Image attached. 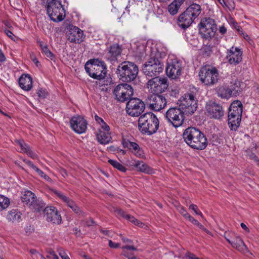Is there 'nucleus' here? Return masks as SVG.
Wrapping results in <instances>:
<instances>
[{"label":"nucleus","instance_id":"1","mask_svg":"<svg viewBox=\"0 0 259 259\" xmlns=\"http://www.w3.org/2000/svg\"><path fill=\"white\" fill-rule=\"evenodd\" d=\"M183 138L184 141L194 149L202 150L207 145V139L203 133L194 127L187 128L183 133Z\"/></svg>","mask_w":259,"mask_h":259},{"label":"nucleus","instance_id":"2","mask_svg":"<svg viewBox=\"0 0 259 259\" xmlns=\"http://www.w3.org/2000/svg\"><path fill=\"white\" fill-rule=\"evenodd\" d=\"M139 130L143 134L152 135L155 133L159 127V120L152 112L142 115L138 120Z\"/></svg>","mask_w":259,"mask_h":259},{"label":"nucleus","instance_id":"3","mask_svg":"<svg viewBox=\"0 0 259 259\" xmlns=\"http://www.w3.org/2000/svg\"><path fill=\"white\" fill-rule=\"evenodd\" d=\"M201 11L200 5L196 4L191 5L178 17V25L183 29H186L192 24L194 19L200 14Z\"/></svg>","mask_w":259,"mask_h":259},{"label":"nucleus","instance_id":"4","mask_svg":"<svg viewBox=\"0 0 259 259\" xmlns=\"http://www.w3.org/2000/svg\"><path fill=\"white\" fill-rule=\"evenodd\" d=\"M138 66L128 61L122 62L117 68V74L119 79L126 82L134 80L138 75Z\"/></svg>","mask_w":259,"mask_h":259},{"label":"nucleus","instance_id":"5","mask_svg":"<svg viewBox=\"0 0 259 259\" xmlns=\"http://www.w3.org/2000/svg\"><path fill=\"white\" fill-rule=\"evenodd\" d=\"M46 9L48 16L55 22L62 21L65 17L64 8L60 1L47 0Z\"/></svg>","mask_w":259,"mask_h":259},{"label":"nucleus","instance_id":"6","mask_svg":"<svg viewBox=\"0 0 259 259\" xmlns=\"http://www.w3.org/2000/svg\"><path fill=\"white\" fill-rule=\"evenodd\" d=\"M85 70L91 77L98 80L104 78L107 73V67L105 63L98 60L88 62L85 65Z\"/></svg>","mask_w":259,"mask_h":259},{"label":"nucleus","instance_id":"7","mask_svg":"<svg viewBox=\"0 0 259 259\" xmlns=\"http://www.w3.org/2000/svg\"><path fill=\"white\" fill-rule=\"evenodd\" d=\"M164 65L161 59L151 57L143 65V73L149 77L156 76L162 72Z\"/></svg>","mask_w":259,"mask_h":259},{"label":"nucleus","instance_id":"8","mask_svg":"<svg viewBox=\"0 0 259 259\" xmlns=\"http://www.w3.org/2000/svg\"><path fill=\"white\" fill-rule=\"evenodd\" d=\"M199 75L201 81L206 85H213L219 80L218 71L213 67L205 66L201 68Z\"/></svg>","mask_w":259,"mask_h":259},{"label":"nucleus","instance_id":"9","mask_svg":"<svg viewBox=\"0 0 259 259\" xmlns=\"http://www.w3.org/2000/svg\"><path fill=\"white\" fill-rule=\"evenodd\" d=\"M184 114L180 108L172 107L166 112L165 117L169 124L177 128L183 124L185 119Z\"/></svg>","mask_w":259,"mask_h":259},{"label":"nucleus","instance_id":"10","mask_svg":"<svg viewBox=\"0 0 259 259\" xmlns=\"http://www.w3.org/2000/svg\"><path fill=\"white\" fill-rule=\"evenodd\" d=\"M180 107L186 114H192L197 108V100L191 93L186 94L179 100Z\"/></svg>","mask_w":259,"mask_h":259},{"label":"nucleus","instance_id":"11","mask_svg":"<svg viewBox=\"0 0 259 259\" xmlns=\"http://www.w3.org/2000/svg\"><path fill=\"white\" fill-rule=\"evenodd\" d=\"M168 87L166 77H155L149 79L147 83V88L153 94H159L164 92Z\"/></svg>","mask_w":259,"mask_h":259},{"label":"nucleus","instance_id":"12","mask_svg":"<svg viewBox=\"0 0 259 259\" xmlns=\"http://www.w3.org/2000/svg\"><path fill=\"white\" fill-rule=\"evenodd\" d=\"M113 94L117 100L123 102L132 99L134 91L131 85L127 83H121L115 88Z\"/></svg>","mask_w":259,"mask_h":259},{"label":"nucleus","instance_id":"13","mask_svg":"<svg viewBox=\"0 0 259 259\" xmlns=\"http://www.w3.org/2000/svg\"><path fill=\"white\" fill-rule=\"evenodd\" d=\"M217 29V25L214 20L209 18L202 19L199 24L200 33L206 39L213 37Z\"/></svg>","mask_w":259,"mask_h":259},{"label":"nucleus","instance_id":"14","mask_svg":"<svg viewBox=\"0 0 259 259\" xmlns=\"http://www.w3.org/2000/svg\"><path fill=\"white\" fill-rule=\"evenodd\" d=\"M182 62L177 59H169L167 60L166 67L167 75L172 79H178L182 74Z\"/></svg>","mask_w":259,"mask_h":259},{"label":"nucleus","instance_id":"15","mask_svg":"<svg viewBox=\"0 0 259 259\" xmlns=\"http://www.w3.org/2000/svg\"><path fill=\"white\" fill-rule=\"evenodd\" d=\"M144 109V103L138 98H132L126 104V111L131 116H139Z\"/></svg>","mask_w":259,"mask_h":259},{"label":"nucleus","instance_id":"16","mask_svg":"<svg viewBox=\"0 0 259 259\" xmlns=\"http://www.w3.org/2000/svg\"><path fill=\"white\" fill-rule=\"evenodd\" d=\"M146 102L150 109L156 111L163 109L167 103L165 97L159 94L148 95L146 99Z\"/></svg>","mask_w":259,"mask_h":259},{"label":"nucleus","instance_id":"17","mask_svg":"<svg viewBox=\"0 0 259 259\" xmlns=\"http://www.w3.org/2000/svg\"><path fill=\"white\" fill-rule=\"evenodd\" d=\"M43 211L44 217L47 222L58 225L61 223V214L55 207L52 206L46 207Z\"/></svg>","mask_w":259,"mask_h":259},{"label":"nucleus","instance_id":"18","mask_svg":"<svg viewBox=\"0 0 259 259\" xmlns=\"http://www.w3.org/2000/svg\"><path fill=\"white\" fill-rule=\"evenodd\" d=\"M71 128L76 133L80 134L84 133L87 128V120L80 116H73L70 119Z\"/></svg>","mask_w":259,"mask_h":259},{"label":"nucleus","instance_id":"19","mask_svg":"<svg viewBox=\"0 0 259 259\" xmlns=\"http://www.w3.org/2000/svg\"><path fill=\"white\" fill-rule=\"evenodd\" d=\"M67 39L71 42L79 44L83 41V31L79 28L73 25L69 26V30L67 32Z\"/></svg>","mask_w":259,"mask_h":259},{"label":"nucleus","instance_id":"20","mask_svg":"<svg viewBox=\"0 0 259 259\" xmlns=\"http://www.w3.org/2000/svg\"><path fill=\"white\" fill-rule=\"evenodd\" d=\"M226 58L232 65H237L242 60V51L239 48L232 47L227 50Z\"/></svg>","mask_w":259,"mask_h":259},{"label":"nucleus","instance_id":"21","mask_svg":"<svg viewBox=\"0 0 259 259\" xmlns=\"http://www.w3.org/2000/svg\"><path fill=\"white\" fill-rule=\"evenodd\" d=\"M206 110L211 118L220 119L224 115L223 107L219 104L214 102H209L206 104Z\"/></svg>","mask_w":259,"mask_h":259},{"label":"nucleus","instance_id":"22","mask_svg":"<svg viewBox=\"0 0 259 259\" xmlns=\"http://www.w3.org/2000/svg\"><path fill=\"white\" fill-rule=\"evenodd\" d=\"M122 144L124 147L128 148L136 156L139 158H143L144 156L143 150L137 143L124 140Z\"/></svg>","mask_w":259,"mask_h":259},{"label":"nucleus","instance_id":"23","mask_svg":"<svg viewBox=\"0 0 259 259\" xmlns=\"http://www.w3.org/2000/svg\"><path fill=\"white\" fill-rule=\"evenodd\" d=\"M19 84L22 89L30 91L32 87V78L28 74L22 75L19 78Z\"/></svg>","mask_w":259,"mask_h":259},{"label":"nucleus","instance_id":"24","mask_svg":"<svg viewBox=\"0 0 259 259\" xmlns=\"http://www.w3.org/2000/svg\"><path fill=\"white\" fill-rule=\"evenodd\" d=\"M228 113V124L232 130L236 131L240 125L241 116Z\"/></svg>","mask_w":259,"mask_h":259},{"label":"nucleus","instance_id":"25","mask_svg":"<svg viewBox=\"0 0 259 259\" xmlns=\"http://www.w3.org/2000/svg\"><path fill=\"white\" fill-rule=\"evenodd\" d=\"M133 166L136 167L138 170L142 172L148 174L154 173V170L142 161L137 160L135 161Z\"/></svg>","mask_w":259,"mask_h":259},{"label":"nucleus","instance_id":"26","mask_svg":"<svg viewBox=\"0 0 259 259\" xmlns=\"http://www.w3.org/2000/svg\"><path fill=\"white\" fill-rule=\"evenodd\" d=\"M242 103L238 100L235 101L231 104L228 113H232V114L236 115L237 116H242Z\"/></svg>","mask_w":259,"mask_h":259},{"label":"nucleus","instance_id":"27","mask_svg":"<svg viewBox=\"0 0 259 259\" xmlns=\"http://www.w3.org/2000/svg\"><path fill=\"white\" fill-rule=\"evenodd\" d=\"M96 136L98 141L101 144H107L111 140L109 132H103L99 130Z\"/></svg>","mask_w":259,"mask_h":259},{"label":"nucleus","instance_id":"28","mask_svg":"<svg viewBox=\"0 0 259 259\" xmlns=\"http://www.w3.org/2000/svg\"><path fill=\"white\" fill-rule=\"evenodd\" d=\"M217 94L218 96L224 99H229L233 96L232 90L230 88L223 86L219 87L217 89Z\"/></svg>","mask_w":259,"mask_h":259},{"label":"nucleus","instance_id":"29","mask_svg":"<svg viewBox=\"0 0 259 259\" xmlns=\"http://www.w3.org/2000/svg\"><path fill=\"white\" fill-rule=\"evenodd\" d=\"M232 246L239 251H245L247 250V248L244 244L243 240L239 236H236L234 240L232 241Z\"/></svg>","mask_w":259,"mask_h":259},{"label":"nucleus","instance_id":"30","mask_svg":"<svg viewBox=\"0 0 259 259\" xmlns=\"http://www.w3.org/2000/svg\"><path fill=\"white\" fill-rule=\"evenodd\" d=\"M35 195L30 191H25L22 194L21 199L28 206L35 199Z\"/></svg>","mask_w":259,"mask_h":259},{"label":"nucleus","instance_id":"31","mask_svg":"<svg viewBox=\"0 0 259 259\" xmlns=\"http://www.w3.org/2000/svg\"><path fill=\"white\" fill-rule=\"evenodd\" d=\"M31 209H34L37 212H39L45 206V204L42 199L37 198L36 196L34 201L29 206Z\"/></svg>","mask_w":259,"mask_h":259},{"label":"nucleus","instance_id":"32","mask_svg":"<svg viewBox=\"0 0 259 259\" xmlns=\"http://www.w3.org/2000/svg\"><path fill=\"white\" fill-rule=\"evenodd\" d=\"M243 82H240L238 80H236L231 87V90H232L233 96H237L241 92L242 89Z\"/></svg>","mask_w":259,"mask_h":259},{"label":"nucleus","instance_id":"33","mask_svg":"<svg viewBox=\"0 0 259 259\" xmlns=\"http://www.w3.org/2000/svg\"><path fill=\"white\" fill-rule=\"evenodd\" d=\"M183 3L177 0H174L169 6H168V11L169 13L174 15H176L180 9L181 6Z\"/></svg>","mask_w":259,"mask_h":259},{"label":"nucleus","instance_id":"34","mask_svg":"<svg viewBox=\"0 0 259 259\" xmlns=\"http://www.w3.org/2000/svg\"><path fill=\"white\" fill-rule=\"evenodd\" d=\"M114 211L116 213L117 215L119 216H120L131 222L133 223V224H136V221H137V219L134 218L133 216L130 215V214H126L123 210H122L121 209L119 208H114Z\"/></svg>","mask_w":259,"mask_h":259},{"label":"nucleus","instance_id":"35","mask_svg":"<svg viewBox=\"0 0 259 259\" xmlns=\"http://www.w3.org/2000/svg\"><path fill=\"white\" fill-rule=\"evenodd\" d=\"M121 52V49L119 46L118 45H113L110 47L109 54L111 57H112V59L114 60L120 55Z\"/></svg>","mask_w":259,"mask_h":259},{"label":"nucleus","instance_id":"36","mask_svg":"<svg viewBox=\"0 0 259 259\" xmlns=\"http://www.w3.org/2000/svg\"><path fill=\"white\" fill-rule=\"evenodd\" d=\"M21 219L20 212L17 210L13 209L9 212L7 215V219L12 222H17Z\"/></svg>","mask_w":259,"mask_h":259},{"label":"nucleus","instance_id":"37","mask_svg":"<svg viewBox=\"0 0 259 259\" xmlns=\"http://www.w3.org/2000/svg\"><path fill=\"white\" fill-rule=\"evenodd\" d=\"M122 249H123L122 254H123L125 257L130 259L132 256H133V254L128 251L130 250H137V249L134 246L130 245H125L122 247Z\"/></svg>","mask_w":259,"mask_h":259},{"label":"nucleus","instance_id":"38","mask_svg":"<svg viewBox=\"0 0 259 259\" xmlns=\"http://www.w3.org/2000/svg\"><path fill=\"white\" fill-rule=\"evenodd\" d=\"M109 163L112 165L114 167L117 168L119 170L122 171V172H125L127 170V168L124 167L123 165H122L121 164H120L118 161L112 160V159H109L108 160Z\"/></svg>","mask_w":259,"mask_h":259},{"label":"nucleus","instance_id":"39","mask_svg":"<svg viewBox=\"0 0 259 259\" xmlns=\"http://www.w3.org/2000/svg\"><path fill=\"white\" fill-rule=\"evenodd\" d=\"M9 204V199L4 195H0V211L7 208Z\"/></svg>","mask_w":259,"mask_h":259},{"label":"nucleus","instance_id":"40","mask_svg":"<svg viewBox=\"0 0 259 259\" xmlns=\"http://www.w3.org/2000/svg\"><path fill=\"white\" fill-rule=\"evenodd\" d=\"M54 193L61 199L64 202L66 203L69 199L66 196L64 195L62 193L57 190H53Z\"/></svg>","mask_w":259,"mask_h":259},{"label":"nucleus","instance_id":"41","mask_svg":"<svg viewBox=\"0 0 259 259\" xmlns=\"http://www.w3.org/2000/svg\"><path fill=\"white\" fill-rule=\"evenodd\" d=\"M18 142L23 152L26 153L30 149L23 141H19Z\"/></svg>","mask_w":259,"mask_h":259},{"label":"nucleus","instance_id":"42","mask_svg":"<svg viewBox=\"0 0 259 259\" xmlns=\"http://www.w3.org/2000/svg\"><path fill=\"white\" fill-rule=\"evenodd\" d=\"M42 50L47 57L50 58L52 60H53L54 59V55L49 50L47 46H44L42 47Z\"/></svg>","mask_w":259,"mask_h":259},{"label":"nucleus","instance_id":"43","mask_svg":"<svg viewBox=\"0 0 259 259\" xmlns=\"http://www.w3.org/2000/svg\"><path fill=\"white\" fill-rule=\"evenodd\" d=\"M37 94L39 98L41 99H45L48 95V93L45 89L39 88L37 92Z\"/></svg>","mask_w":259,"mask_h":259},{"label":"nucleus","instance_id":"44","mask_svg":"<svg viewBox=\"0 0 259 259\" xmlns=\"http://www.w3.org/2000/svg\"><path fill=\"white\" fill-rule=\"evenodd\" d=\"M35 171L37 173V174L40 176L41 178H44L45 180L50 181H51V179L50 177L45 174L41 170H40L39 168L37 167Z\"/></svg>","mask_w":259,"mask_h":259},{"label":"nucleus","instance_id":"45","mask_svg":"<svg viewBox=\"0 0 259 259\" xmlns=\"http://www.w3.org/2000/svg\"><path fill=\"white\" fill-rule=\"evenodd\" d=\"M189 208L192 209L195 212L196 214L199 215L202 218L203 217L202 212L198 209V207L196 205L192 204L190 205Z\"/></svg>","mask_w":259,"mask_h":259},{"label":"nucleus","instance_id":"46","mask_svg":"<svg viewBox=\"0 0 259 259\" xmlns=\"http://www.w3.org/2000/svg\"><path fill=\"white\" fill-rule=\"evenodd\" d=\"M66 205L69 207L73 211L74 209L77 206L73 200L71 199H69L65 203Z\"/></svg>","mask_w":259,"mask_h":259},{"label":"nucleus","instance_id":"47","mask_svg":"<svg viewBox=\"0 0 259 259\" xmlns=\"http://www.w3.org/2000/svg\"><path fill=\"white\" fill-rule=\"evenodd\" d=\"M179 212L185 218L189 215V214L187 212L185 208L183 206H180L178 209Z\"/></svg>","mask_w":259,"mask_h":259},{"label":"nucleus","instance_id":"48","mask_svg":"<svg viewBox=\"0 0 259 259\" xmlns=\"http://www.w3.org/2000/svg\"><path fill=\"white\" fill-rule=\"evenodd\" d=\"M101 128L100 130H101L103 132H109L110 131V127L109 125H108L106 122H104V121L101 123V124L100 125Z\"/></svg>","mask_w":259,"mask_h":259},{"label":"nucleus","instance_id":"49","mask_svg":"<svg viewBox=\"0 0 259 259\" xmlns=\"http://www.w3.org/2000/svg\"><path fill=\"white\" fill-rule=\"evenodd\" d=\"M73 211L76 214L82 217H85L86 214L85 213L82 211L78 206L76 207L75 209H74Z\"/></svg>","mask_w":259,"mask_h":259},{"label":"nucleus","instance_id":"50","mask_svg":"<svg viewBox=\"0 0 259 259\" xmlns=\"http://www.w3.org/2000/svg\"><path fill=\"white\" fill-rule=\"evenodd\" d=\"M23 161L30 167L33 169L34 170L37 167H36L31 161L26 159H23Z\"/></svg>","mask_w":259,"mask_h":259},{"label":"nucleus","instance_id":"51","mask_svg":"<svg viewBox=\"0 0 259 259\" xmlns=\"http://www.w3.org/2000/svg\"><path fill=\"white\" fill-rule=\"evenodd\" d=\"M59 254L62 259H70L66 253L61 249H59Z\"/></svg>","mask_w":259,"mask_h":259},{"label":"nucleus","instance_id":"52","mask_svg":"<svg viewBox=\"0 0 259 259\" xmlns=\"http://www.w3.org/2000/svg\"><path fill=\"white\" fill-rule=\"evenodd\" d=\"M186 219H188L190 222H191L193 224L197 226L199 225V222L195 220L193 217L189 214V215L187 218Z\"/></svg>","mask_w":259,"mask_h":259},{"label":"nucleus","instance_id":"53","mask_svg":"<svg viewBox=\"0 0 259 259\" xmlns=\"http://www.w3.org/2000/svg\"><path fill=\"white\" fill-rule=\"evenodd\" d=\"M29 157L33 159H37V155L34 153L30 149L26 153Z\"/></svg>","mask_w":259,"mask_h":259},{"label":"nucleus","instance_id":"54","mask_svg":"<svg viewBox=\"0 0 259 259\" xmlns=\"http://www.w3.org/2000/svg\"><path fill=\"white\" fill-rule=\"evenodd\" d=\"M109 246L111 248H117L119 247L120 244L119 243H116L112 242L111 240L109 241Z\"/></svg>","mask_w":259,"mask_h":259},{"label":"nucleus","instance_id":"55","mask_svg":"<svg viewBox=\"0 0 259 259\" xmlns=\"http://www.w3.org/2000/svg\"><path fill=\"white\" fill-rule=\"evenodd\" d=\"M186 256L188 257L189 259H200L199 257L196 256L195 254L190 252H187Z\"/></svg>","mask_w":259,"mask_h":259},{"label":"nucleus","instance_id":"56","mask_svg":"<svg viewBox=\"0 0 259 259\" xmlns=\"http://www.w3.org/2000/svg\"><path fill=\"white\" fill-rule=\"evenodd\" d=\"M5 33L9 37L11 38L12 39H14L15 35L10 30H6Z\"/></svg>","mask_w":259,"mask_h":259},{"label":"nucleus","instance_id":"57","mask_svg":"<svg viewBox=\"0 0 259 259\" xmlns=\"http://www.w3.org/2000/svg\"><path fill=\"white\" fill-rule=\"evenodd\" d=\"M241 32L242 33L241 34L243 36L245 40H247L250 44H251V42L252 41V39H250V37L245 33L243 32L242 31H241Z\"/></svg>","mask_w":259,"mask_h":259},{"label":"nucleus","instance_id":"58","mask_svg":"<svg viewBox=\"0 0 259 259\" xmlns=\"http://www.w3.org/2000/svg\"><path fill=\"white\" fill-rule=\"evenodd\" d=\"M95 119L100 125L104 121L102 118L97 115L95 116Z\"/></svg>","mask_w":259,"mask_h":259},{"label":"nucleus","instance_id":"59","mask_svg":"<svg viewBox=\"0 0 259 259\" xmlns=\"http://www.w3.org/2000/svg\"><path fill=\"white\" fill-rule=\"evenodd\" d=\"M5 61L6 57L2 50L0 49V62H4Z\"/></svg>","mask_w":259,"mask_h":259},{"label":"nucleus","instance_id":"60","mask_svg":"<svg viewBox=\"0 0 259 259\" xmlns=\"http://www.w3.org/2000/svg\"><path fill=\"white\" fill-rule=\"evenodd\" d=\"M249 157L251 159L253 160L255 162L258 159V157L253 153L249 154Z\"/></svg>","mask_w":259,"mask_h":259},{"label":"nucleus","instance_id":"61","mask_svg":"<svg viewBox=\"0 0 259 259\" xmlns=\"http://www.w3.org/2000/svg\"><path fill=\"white\" fill-rule=\"evenodd\" d=\"M200 229L203 230L205 232H206L207 234H209L210 232L207 230L202 225H201L200 223H199V225L197 226Z\"/></svg>","mask_w":259,"mask_h":259},{"label":"nucleus","instance_id":"62","mask_svg":"<svg viewBox=\"0 0 259 259\" xmlns=\"http://www.w3.org/2000/svg\"><path fill=\"white\" fill-rule=\"evenodd\" d=\"M227 31V29L224 26H222L219 28V32L222 34H225Z\"/></svg>","mask_w":259,"mask_h":259},{"label":"nucleus","instance_id":"63","mask_svg":"<svg viewBox=\"0 0 259 259\" xmlns=\"http://www.w3.org/2000/svg\"><path fill=\"white\" fill-rule=\"evenodd\" d=\"M240 226H241V228L243 229H244V230H245L246 232H249V229H248V228L246 226V225L245 224L242 223H241Z\"/></svg>","mask_w":259,"mask_h":259},{"label":"nucleus","instance_id":"64","mask_svg":"<svg viewBox=\"0 0 259 259\" xmlns=\"http://www.w3.org/2000/svg\"><path fill=\"white\" fill-rule=\"evenodd\" d=\"M120 236L121 240L123 241L124 243H131L132 242V240L128 239L127 238L123 237V236H122L121 235H120Z\"/></svg>","mask_w":259,"mask_h":259}]
</instances>
